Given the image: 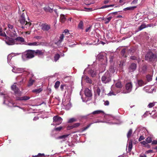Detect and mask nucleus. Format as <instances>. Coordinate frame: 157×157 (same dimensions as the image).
<instances>
[{"instance_id": "nucleus-1", "label": "nucleus", "mask_w": 157, "mask_h": 157, "mask_svg": "<svg viewBox=\"0 0 157 157\" xmlns=\"http://www.w3.org/2000/svg\"><path fill=\"white\" fill-rule=\"evenodd\" d=\"M12 71L16 73H23L21 76H18L17 78V80H20L19 82L21 83H23L26 81L27 77L29 74L28 71H26L25 68H18L14 67H13Z\"/></svg>"}, {"instance_id": "nucleus-2", "label": "nucleus", "mask_w": 157, "mask_h": 157, "mask_svg": "<svg viewBox=\"0 0 157 157\" xmlns=\"http://www.w3.org/2000/svg\"><path fill=\"white\" fill-rule=\"evenodd\" d=\"M15 84V83H14V84L11 86V88L12 90L14 92L16 96V99L17 100L19 101H26L29 99L30 98L28 96H24L21 97H19L21 95L22 93L19 89L17 87Z\"/></svg>"}, {"instance_id": "nucleus-3", "label": "nucleus", "mask_w": 157, "mask_h": 157, "mask_svg": "<svg viewBox=\"0 0 157 157\" xmlns=\"http://www.w3.org/2000/svg\"><path fill=\"white\" fill-rule=\"evenodd\" d=\"M34 56L33 50H29L22 53V58L23 60L26 61L33 58Z\"/></svg>"}, {"instance_id": "nucleus-4", "label": "nucleus", "mask_w": 157, "mask_h": 157, "mask_svg": "<svg viewBox=\"0 0 157 157\" xmlns=\"http://www.w3.org/2000/svg\"><path fill=\"white\" fill-rule=\"evenodd\" d=\"M0 94L2 95H4V101L3 102V104L10 107L16 106L15 104L13 103L12 101L10 100V97L8 96V94H6L5 93H0Z\"/></svg>"}, {"instance_id": "nucleus-5", "label": "nucleus", "mask_w": 157, "mask_h": 157, "mask_svg": "<svg viewBox=\"0 0 157 157\" xmlns=\"http://www.w3.org/2000/svg\"><path fill=\"white\" fill-rule=\"evenodd\" d=\"M19 21L21 23L22 25V28H29V26L31 25V23L29 22H28L27 21H25V14L23 13L20 17Z\"/></svg>"}, {"instance_id": "nucleus-6", "label": "nucleus", "mask_w": 157, "mask_h": 157, "mask_svg": "<svg viewBox=\"0 0 157 157\" xmlns=\"http://www.w3.org/2000/svg\"><path fill=\"white\" fill-rule=\"evenodd\" d=\"M8 26L9 28V30L6 32L7 34L12 37L16 36L15 29V28H13V26L10 24H8Z\"/></svg>"}, {"instance_id": "nucleus-7", "label": "nucleus", "mask_w": 157, "mask_h": 157, "mask_svg": "<svg viewBox=\"0 0 157 157\" xmlns=\"http://www.w3.org/2000/svg\"><path fill=\"white\" fill-rule=\"evenodd\" d=\"M111 76L108 73V72H106L102 76L101 80V81L104 83H107L109 82L111 80Z\"/></svg>"}, {"instance_id": "nucleus-8", "label": "nucleus", "mask_w": 157, "mask_h": 157, "mask_svg": "<svg viewBox=\"0 0 157 157\" xmlns=\"http://www.w3.org/2000/svg\"><path fill=\"white\" fill-rule=\"evenodd\" d=\"M156 57V55L153 54L152 52H149L146 55L145 59L146 60L152 61H153Z\"/></svg>"}, {"instance_id": "nucleus-9", "label": "nucleus", "mask_w": 157, "mask_h": 157, "mask_svg": "<svg viewBox=\"0 0 157 157\" xmlns=\"http://www.w3.org/2000/svg\"><path fill=\"white\" fill-rule=\"evenodd\" d=\"M84 93L86 98L84 99L82 96L81 97L83 101L86 102L88 100V98L92 96V93L91 90L89 89L86 88L84 91Z\"/></svg>"}, {"instance_id": "nucleus-10", "label": "nucleus", "mask_w": 157, "mask_h": 157, "mask_svg": "<svg viewBox=\"0 0 157 157\" xmlns=\"http://www.w3.org/2000/svg\"><path fill=\"white\" fill-rule=\"evenodd\" d=\"M70 99L68 98L65 99V100H63L62 104L65 107V109L67 110H68L71 107V105L70 102Z\"/></svg>"}, {"instance_id": "nucleus-11", "label": "nucleus", "mask_w": 157, "mask_h": 157, "mask_svg": "<svg viewBox=\"0 0 157 157\" xmlns=\"http://www.w3.org/2000/svg\"><path fill=\"white\" fill-rule=\"evenodd\" d=\"M53 123L52 124L53 125H58L62 122V119L58 116L54 117L53 118Z\"/></svg>"}, {"instance_id": "nucleus-12", "label": "nucleus", "mask_w": 157, "mask_h": 157, "mask_svg": "<svg viewBox=\"0 0 157 157\" xmlns=\"http://www.w3.org/2000/svg\"><path fill=\"white\" fill-rule=\"evenodd\" d=\"M5 41L6 44L9 45H11L15 44V39L8 37H6L5 38Z\"/></svg>"}, {"instance_id": "nucleus-13", "label": "nucleus", "mask_w": 157, "mask_h": 157, "mask_svg": "<svg viewBox=\"0 0 157 157\" xmlns=\"http://www.w3.org/2000/svg\"><path fill=\"white\" fill-rule=\"evenodd\" d=\"M68 33V31L67 30H64V32L62 34H60L59 37V39L58 40L56 41L55 42V44L58 45H59L60 43L63 41L64 38V34L63 33Z\"/></svg>"}, {"instance_id": "nucleus-14", "label": "nucleus", "mask_w": 157, "mask_h": 157, "mask_svg": "<svg viewBox=\"0 0 157 157\" xmlns=\"http://www.w3.org/2000/svg\"><path fill=\"white\" fill-rule=\"evenodd\" d=\"M40 28L44 31H48L50 29L51 26L46 23H43L41 25Z\"/></svg>"}, {"instance_id": "nucleus-15", "label": "nucleus", "mask_w": 157, "mask_h": 157, "mask_svg": "<svg viewBox=\"0 0 157 157\" xmlns=\"http://www.w3.org/2000/svg\"><path fill=\"white\" fill-rule=\"evenodd\" d=\"M111 91H110L107 95L108 96H110L112 95H116L117 93L120 92V91H118L116 88H113V86H111Z\"/></svg>"}, {"instance_id": "nucleus-16", "label": "nucleus", "mask_w": 157, "mask_h": 157, "mask_svg": "<svg viewBox=\"0 0 157 157\" xmlns=\"http://www.w3.org/2000/svg\"><path fill=\"white\" fill-rule=\"evenodd\" d=\"M132 85L131 82H128L126 85V89L127 91L124 92V93H127L130 92L132 90Z\"/></svg>"}, {"instance_id": "nucleus-17", "label": "nucleus", "mask_w": 157, "mask_h": 157, "mask_svg": "<svg viewBox=\"0 0 157 157\" xmlns=\"http://www.w3.org/2000/svg\"><path fill=\"white\" fill-rule=\"evenodd\" d=\"M98 73L97 70L93 68L88 71V73L92 77H94L96 76V74Z\"/></svg>"}, {"instance_id": "nucleus-18", "label": "nucleus", "mask_w": 157, "mask_h": 157, "mask_svg": "<svg viewBox=\"0 0 157 157\" xmlns=\"http://www.w3.org/2000/svg\"><path fill=\"white\" fill-rule=\"evenodd\" d=\"M15 44H20L24 41V40L23 38L21 37H17L16 39H15Z\"/></svg>"}, {"instance_id": "nucleus-19", "label": "nucleus", "mask_w": 157, "mask_h": 157, "mask_svg": "<svg viewBox=\"0 0 157 157\" xmlns=\"http://www.w3.org/2000/svg\"><path fill=\"white\" fill-rule=\"evenodd\" d=\"M94 89V92L98 95H99L100 93V89L99 87L97 85H95Z\"/></svg>"}, {"instance_id": "nucleus-20", "label": "nucleus", "mask_w": 157, "mask_h": 157, "mask_svg": "<svg viewBox=\"0 0 157 157\" xmlns=\"http://www.w3.org/2000/svg\"><path fill=\"white\" fill-rule=\"evenodd\" d=\"M107 72H108L109 74L111 75V76H112L113 74L115 72V70L114 67L113 66H111L109 67V70H108Z\"/></svg>"}, {"instance_id": "nucleus-21", "label": "nucleus", "mask_w": 157, "mask_h": 157, "mask_svg": "<svg viewBox=\"0 0 157 157\" xmlns=\"http://www.w3.org/2000/svg\"><path fill=\"white\" fill-rule=\"evenodd\" d=\"M34 51V54H36L38 55H42L44 54V51L42 50H37L35 51L33 50Z\"/></svg>"}, {"instance_id": "nucleus-22", "label": "nucleus", "mask_w": 157, "mask_h": 157, "mask_svg": "<svg viewBox=\"0 0 157 157\" xmlns=\"http://www.w3.org/2000/svg\"><path fill=\"white\" fill-rule=\"evenodd\" d=\"M25 44L30 46H36L39 45L40 43L37 42H33L31 43H26Z\"/></svg>"}, {"instance_id": "nucleus-23", "label": "nucleus", "mask_w": 157, "mask_h": 157, "mask_svg": "<svg viewBox=\"0 0 157 157\" xmlns=\"http://www.w3.org/2000/svg\"><path fill=\"white\" fill-rule=\"evenodd\" d=\"M82 80H85L86 82L89 83H90L91 82V80L87 76H82Z\"/></svg>"}, {"instance_id": "nucleus-24", "label": "nucleus", "mask_w": 157, "mask_h": 157, "mask_svg": "<svg viewBox=\"0 0 157 157\" xmlns=\"http://www.w3.org/2000/svg\"><path fill=\"white\" fill-rule=\"evenodd\" d=\"M136 67V64L133 63L131 64L129 67L130 71H135Z\"/></svg>"}, {"instance_id": "nucleus-25", "label": "nucleus", "mask_w": 157, "mask_h": 157, "mask_svg": "<svg viewBox=\"0 0 157 157\" xmlns=\"http://www.w3.org/2000/svg\"><path fill=\"white\" fill-rule=\"evenodd\" d=\"M44 10L46 12H52V8H51L48 6H47L44 8Z\"/></svg>"}, {"instance_id": "nucleus-26", "label": "nucleus", "mask_w": 157, "mask_h": 157, "mask_svg": "<svg viewBox=\"0 0 157 157\" xmlns=\"http://www.w3.org/2000/svg\"><path fill=\"white\" fill-rule=\"evenodd\" d=\"M19 53H16V54H13V53H11L10 54H9L8 56V57H7V60H8V63H9V59H10V58L12 57H13L14 56H16V55H19Z\"/></svg>"}, {"instance_id": "nucleus-27", "label": "nucleus", "mask_w": 157, "mask_h": 157, "mask_svg": "<svg viewBox=\"0 0 157 157\" xmlns=\"http://www.w3.org/2000/svg\"><path fill=\"white\" fill-rule=\"evenodd\" d=\"M77 118L75 117H73L69 119L68 121V123H71L77 121Z\"/></svg>"}, {"instance_id": "nucleus-28", "label": "nucleus", "mask_w": 157, "mask_h": 157, "mask_svg": "<svg viewBox=\"0 0 157 157\" xmlns=\"http://www.w3.org/2000/svg\"><path fill=\"white\" fill-rule=\"evenodd\" d=\"M83 23L82 21H81L78 25V29H83Z\"/></svg>"}, {"instance_id": "nucleus-29", "label": "nucleus", "mask_w": 157, "mask_h": 157, "mask_svg": "<svg viewBox=\"0 0 157 157\" xmlns=\"http://www.w3.org/2000/svg\"><path fill=\"white\" fill-rule=\"evenodd\" d=\"M42 90V89L41 88H39L33 90L32 92L36 94H38L41 92Z\"/></svg>"}, {"instance_id": "nucleus-30", "label": "nucleus", "mask_w": 157, "mask_h": 157, "mask_svg": "<svg viewBox=\"0 0 157 157\" xmlns=\"http://www.w3.org/2000/svg\"><path fill=\"white\" fill-rule=\"evenodd\" d=\"M60 20L61 22H64L66 20V18L65 15L61 14L60 15Z\"/></svg>"}, {"instance_id": "nucleus-31", "label": "nucleus", "mask_w": 157, "mask_h": 157, "mask_svg": "<svg viewBox=\"0 0 157 157\" xmlns=\"http://www.w3.org/2000/svg\"><path fill=\"white\" fill-rule=\"evenodd\" d=\"M146 70V66H144L142 67H140L139 69V71L142 72V73H144Z\"/></svg>"}, {"instance_id": "nucleus-32", "label": "nucleus", "mask_w": 157, "mask_h": 157, "mask_svg": "<svg viewBox=\"0 0 157 157\" xmlns=\"http://www.w3.org/2000/svg\"><path fill=\"white\" fill-rule=\"evenodd\" d=\"M136 6H132L128 7L126 8H125L124 9V11L126 10H133L134 9V8H136Z\"/></svg>"}, {"instance_id": "nucleus-33", "label": "nucleus", "mask_w": 157, "mask_h": 157, "mask_svg": "<svg viewBox=\"0 0 157 157\" xmlns=\"http://www.w3.org/2000/svg\"><path fill=\"white\" fill-rule=\"evenodd\" d=\"M69 134L64 135L60 136H59V138L60 139H63V141H65L66 140V138H67V137L69 136Z\"/></svg>"}, {"instance_id": "nucleus-34", "label": "nucleus", "mask_w": 157, "mask_h": 157, "mask_svg": "<svg viewBox=\"0 0 157 157\" xmlns=\"http://www.w3.org/2000/svg\"><path fill=\"white\" fill-rule=\"evenodd\" d=\"M112 17H109L105 18V23L106 24H107L109 23L110 21L111 20Z\"/></svg>"}, {"instance_id": "nucleus-35", "label": "nucleus", "mask_w": 157, "mask_h": 157, "mask_svg": "<svg viewBox=\"0 0 157 157\" xmlns=\"http://www.w3.org/2000/svg\"><path fill=\"white\" fill-rule=\"evenodd\" d=\"M132 148V141H130L128 143V151H131Z\"/></svg>"}, {"instance_id": "nucleus-36", "label": "nucleus", "mask_w": 157, "mask_h": 157, "mask_svg": "<svg viewBox=\"0 0 157 157\" xmlns=\"http://www.w3.org/2000/svg\"><path fill=\"white\" fill-rule=\"evenodd\" d=\"M137 84L139 86H142L144 85V82L141 80H138L137 81Z\"/></svg>"}, {"instance_id": "nucleus-37", "label": "nucleus", "mask_w": 157, "mask_h": 157, "mask_svg": "<svg viewBox=\"0 0 157 157\" xmlns=\"http://www.w3.org/2000/svg\"><path fill=\"white\" fill-rule=\"evenodd\" d=\"M116 86L117 88H121L122 87V85L121 83L120 82L118 81L116 83Z\"/></svg>"}, {"instance_id": "nucleus-38", "label": "nucleus", "mask_w": 157, "mask_h": 157, "mask_svg": "<svg viewBox=\"0 0 157 157\" xmlns=\"http://www.w3.org/2000/svg\"><path fill=\"white\" fill-rule=\"evenodd\" d=\"M146 27V25L144 24H142L139 27L138 30L139 31H140Z\"/></svg>"}, {"instance_id": "nucleus-39", "label": "nucleus", "mask_w": 157, "mask_h": 157, "mask_svg": "<svg viewBox=\"0 0 157 157\" xmlns=\"http://www.w3.org/2000/svg\"><path fill=\"white\" fill-rule=\"evenodd\" d=\"M101 113H103V112L101 110H98L94 111L92 114H98Z\"/></svg>"}, {"instance_id": "nucleus-40", "label": "nucleus", "mask_w": 157, "mask_h": 157, "mask_svg": "<svg viewBox=\"0 0 157 157\" xmlns=\"http://www.w3.org/2000/svg\"><path fill=\"white\" fill-rule=\"evenodd\" d=\"M60 57V55L58 54H56L55 55L54 58V60L55 61H56L58 60L59 59Z\"/></svg>"}, {"instance_id": "nucleus-41", "label": "nucleus", "mask_w": 157, "mask_h": 157, "mask_svg": "<svg viewBox=\"0 0 157 157\" xmlns=\"http://www.w3.org/2000/svg\"><path fill=\"white\" fill-rule=\"evenodd\" d=\"M34 82V80H33L30 79L29 81V83L28 85V86H32Z\"/></svg>"}, {"instance_id": "nucleus-42", "label": "nucleus", "mask_w": 157, "mask_h": 157, "mask_svg": "<svg viewBox=\"0 0 157 157\" xmlns=\"http://www.w3.org/2000/svg\"><path fill=\"white\" fill-rule=\"evenodd\" d=\"M132 129H130L129 130V131H128V132L127 133V136L128 138H129V137H130L131 136L132 134Z\"/></svg>"}, {"instance_id": "nucleus-43", "label": "nucleus", "mask_w": 157, "mask_h": 157, "mask_svg": "<svg viewBox=\"0 0 157 157\" xmlns=\"http://www.w3.org/2000/svg\"><path fill=\"white\" fill-rule=\"evenodd\" d=\"M146 141L147 143H150L152 142V140L151 137H148L146 139Z\"/></svg>"}, {"instance_id": "nucleus-44", "label": "nucleus", "mask_w": 157, "mask_h": 157, "mask_svg": "<svg viewBox=\"0 0 157 157\" xmlns=\"http://www.w3.org/2000/svg\"><path fill=\"white\" fill-rule=\"evenodd\" d=\"M60 82L59 81H57L55 83V87L56 89L58 88L60 85Z\"/></svg>"}, {"instance_id": "nucleus-45", "label": "nucleus", "mask_w": 157, "mask_h": 157, "mask_svg": "<svg viewBox=\"0 0 157 157\" xmlns=\"http://www.w3.org/2000/svg\"><path fill=\"white\" fill-rule=\"evenodd\" d=\"M155 103H156V102L150 103L148 105V107L149 108H151L155 105Z\"/></svg>"}, {"instance_id": "nucleus-46", "label": "nucleus", "mask_w": 157, "mask_h": 157, "mask_svg": "<svg viewBox=\"0 0 157 157\" xmlns=\"http://www.w3.org/2000/svg\"><path fill=\"white\" fill-rule=\"evenodd\" d=\"M146 78H147V80L148 81H151L152 79V76L150 75H147L146 76Z\"/></svg>"}, {"instance_id": "nucleus-47", "label": "nucleus", "mask_w": 157, "mask_h": 157, "mask_svg": "<svg viewBox=\"0 0 157 157\" xmlns=\"http://www.w3.org/2000/svg\"><path fill=\"white\" fill-rule=\"evenodd\" d=\"M49 156V155H45L43 153V154H41V153H39L38 154L36 155H35V156H33V157H37V156Z\"/></svg>"}, {"instance_id": "nucleus-48", "label": "nucleus", "mask_w": 157, "mask_h": 157, "mask_svg": "<svg viewBox=\"0 0 157 157\" xmlns=\"http://www.w3.org/2000/svg\"><path fill=\"white\" fill-rule=\"evenodd\" d=\"M0 36H6V35L5 32L3 33L2 31V30L1 29H0Z\"/></svg>"}, {"instance_id": "nucleus-49", "label": "nucleus", "mask_w": 157, "mask_h": 157, "mask_svg": "<svg viewBox=\"0 0 157 157\" xmlns=\"http://www.w3.org/2000/svg\"><path fill=\"white\" fill-rule=\"evenodd\" d=\"M91 124H90L88 125L86 127L83 128L82 130V131H84L88 129L90 126Z\"/></svg>"}, {"instance_id": "nucleus-50", "label": "nucleus", "mask_w": 157, "mask_h": 157, "mask_svg": "<svg viewBox=\"0 0 157 157\" xmlns=\"http://www.w3.org/2000/svg\"><path fill=\"white\" fill-rule=\"evenodd\" d=\"M80 125V123H76L73 124V127L76 128L78 127Z\"/></svg>"}, {"instance_id": "nucleus-51", "label": "nucleus", "mask_w": 157, "mask_h": 157, "mask_svg": "<svg viewBox=\"0 0 157 157\" xmlns=\"http://www.w3.org/2000/svg\"><path fill=\"white\" fill-rule=\"evenodd\" d=\"M140 143L143 145L145 146H147V143L146 141H144L142 142H140Z\"/></svg>"}, {"instance_id": "nucleus-52", "label": "nucleus", "mask_w": 157, "mask_h": 157, "mask_svg": "<svg viewBox=\"0 0 157 157\" xmlns=\"http://www.w3.org/2000/svg\"><path fill=\"white\" fill-rule=\"evenodd\" d=\"M148 88H149V87H145L144 88V90H145L146 91H147V92H151V90H152L151 89V90L150 91H147V90H148Z\"/></svg>"}, {"instance_id": "nucleus-53", "label": "nucleus", "mask_w": 157, "mask_h": 157, "mask_svg": "<svg viewBox=\"0 0 157 157\" xmlns=\"http://www.w3.org/2000/svg\"><path fill=\"white\" fill-rule=\"evenodd\" d=\"M144 139V137L143 136H141L139 138V141H141V140H143Z\"/></svg>"}, {"instance_id": "nucleus-54", "label": "nucleus", "mask_w": 157, "mask_h": 157, "mask_svg": "<svg viewBox=\"0 0 157 157\" xmlns=\"http://www.w3.org/2000/svg\"><path fill=\"white\" fill-rule=\"evenodd\" d=\"M138 0H133L132 2V4H135L137 3Z\"/></svg>"}, {"instance_id": "nucleus-55", "label": "nucleus", "mask_w": 157, "mask_h": 157, "mask_svg": "<svg viewBox=\"0 0 157 157\" xmlns=\"http://www.w3.org/2000/svg\"><path fill=\"white\" fill-rule=\"evenodd\" d=\"M109 7V5H105L101 6L99 8V9H103Z\"/></svg>"}, {"instance_id": "nucleus-56", "label": "nucleus", "mask_w": 157, "mask_h": 157, "mask_svg": "<svg viewBox=\"0 0 157 157\" xmlns=\"http://www.w3.org/2000/svg\"><path fill=\"white\" fill-rule=\"evenodd\" d=\"M109 102L108 101H105L104 103V105H109Z\"/></svg>"}, {"instance_id": "nucleus-57", "label": "nucleus", "mask_w": 157, "mask_h": 157, "mask_svg": "<svg viewBox=\"0 0 157 157\" xmlns=\"http://www.w3.org/2000/svg\"><path fill=\"white\" fill-rule=\"evenodd\" d=\"M62 128L61 127H59L58 128H56L55 129L56 131H60L62 129Z\"/></svg>"}, {"instance_id": "nucleus-58", "label": "nucleus", "mask_w": 157, "mask_h": 157, "mask_svg": "<svg viewBox=\"0 0 157 157\" xmlns=\"http://www.w3.org/2000/svg\"><path fill=\"white\" fill-rule=\"evenodd\" d=\"M73 125H72L68 126L67 127V129H72L73 128H74L73 127Z\"/></svg>"}, {"instance_id": "nucleus-59", "label": "nucleus", "mask_w": 157, "mask_h": 157, "mask_svg": "<svg viewBox=\"0 0 157 157\" xmlns=\"http://www.w3.org/2000/svg\"><path fill=\"white\" fill-rule=\"evenodd\" d=\"M91 26H90L89 27L87 28L86 29V32H88L91 29Z\"/></svg>"}, {"instance_id": "nucleus-60", "label": "nucleus", "mask_w": 157, "mask_h": 157, "mask_svg": "<svg viewBox=\"0 0 157 157\" xmlns=\"http://www.w3.org/2000/svg\"><path fill=\"white\" fill-rule=\"evenodd\" d=\"M130 58L132 59L135 60L137 59V58L134 56H132L130 57Z\"/></svg>"}, {"instance_id": "nucleus-61", "label": "nucleus", "mask_w": 157, "mask_h": 157, "mask_svg": "<svg viewBox=\"0 0 157 157\" xmlns=\"http://www.w3.org/2000/svg\"><path fill=\"white\" fill-rule=\"evenodd\" d=\"M152 144H157V140H153L152 142Z\"/></svg>"}, {"instance_id": "nucleus-62", "label": "nucleus", "mask_w": 157, "mask_h": 157, "mask_svg": "<svg viewBox=\"0 0 157 157\" xmlns=\"http://www.w3.org/2000/svg\"><path fill=\"white\" fill-rule=\"evenodd\" d=\"M119 2L121 3H122V4H124L125 2H124V0H119Z\"/></svg>"}, {"instance_id": "nucleus-63", "label": "nucleus", "mask_w": 157, "mask_h": 157, "mask_svg": "<svg viewBox=\"0 0 157 157\" xmlns=\"http://www.w3.org/2000/svg\"><path fill=\"white\" fill-rule=\"evenodd\" d=\"M109 2V0H105L104 1V4H106L108 3Z\"/></svg>"}, {"instance_id": "nucleus-64", "label": "nucleus", "mask_w": 157, "mask_h": 157, "mask_svg": "<svg viewBox=\"0 0 157 157\" xmlns=\"http://www.w3.org/2000/svg\"><path fill=\"white\" fill-rule=\"evenodd\" d=\"M140 157H147L146 155L144 154H141L140 155Z\"/></svg>"}]
</instances>
